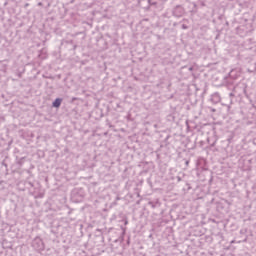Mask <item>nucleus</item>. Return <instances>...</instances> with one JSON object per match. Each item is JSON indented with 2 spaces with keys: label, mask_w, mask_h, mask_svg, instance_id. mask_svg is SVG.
Here are the masks:
<instances>
[{
  "label": "nucleus",
  "mask_w": 256,
  "mask_h": 256,
  "mask_svg": "<svg viewBox=\"0 0 256 256\" xmlns=\"http://www.w3.org/2000/svg\"><path fill=\"white\" fill-rule=\"evenodd\" d=\"M210 101L214 105H217V103H221V95L219 94V92H215L214 94H212Z\"/></svg>",
  "instance_id": "obj_3"
},
{
  "label": "nucleus",
  "mask_w": 256,
  "mask_h": 256,
  "mask_svg": "<svg viewBox=\"0 0 256 256\" xmlns=\"http://www.w3.org/2000/svg\"><path fill=\"white\" fill-rule=\"evenodd\" d=\"M42 5H43V3H42V2H39V3H38V6H39V7H41Z\"/></svg>",
  "instance_id": "obj_7"
},
{
  "label": "nucleus",
  "mask_w": 256,
  "mask_h": 256,
  "mask_svg": "<svg viewBox=\"0 0 256 256\" xmlns=\"http://www.w3.org/2000/svg\"><path fill=\"white\" fill-rule=\"evenodd\" d=\"M32 247L36 249V251H42L44 248L43 240H41V238H35L32 242Z\"/></svg>",
  "instance_id": "obj_1"
},
{
  "label": "nucleus",
  "mask_w": 256,
  "mask_h": 256,
  "mask_svg": "<svg viewBox=\"0 0 256 256\" xmlns=\"http://www.w3.org/2000/svg\"><path fill=\"white\" fill-rule=\"evenodd\" d=\"M229 97H235V94H234L233 92H231V93L229 94Z\"/></svg>",
  "instance_id": "obj_6"
},
{
  "label": "nucleus",
  "mask_w": 256,
  "mask_h": 256,
  "mask_svg": "<svg viewBox=\"0 0 256 256\" xmlns=\"http://www.w3.org/2000/svg\"><path fill=\"white\" fill-rule=\"evenodd\" d=\"M149 5H157V2H153V0H148Z\"/></svg>",
  "instance_id": "obj_5"
},
{
  "label": "nucleus",
  "mask_w": 256,
  "mask_h": 256,
  "mask_svg": "<svg viewBox=\"0 0 256 256\" xmlns=\"http://www.w3.org/2000/svg\"><path fill=\"white\" fill-rule=\"evenodd\" d=\"M186 165H189V161H186Z\"/></svg>",
  "instance_id": "obj_12"
},
{
  "label": "nucleus",
  "mask_w": 256,
  "mask_h": 256,
  "mask_svg": "<svg viewBox=\"0 0 256 256\" xmlns=\"http://www.w3.org/2000/svg\"><path fill=\"white\" fill-rule=\"evenodd\" d=\"M25 7H29V4H25Z\"/></svg>",
  "instance_id": "obj_11"
},
{
  "label": "nucleus",
  "mask_w": 256,
  "mask_h": 256,
  "mask_svg": "<svg viewBox=\"0 0 256 256\" xmlns=\"http://www.w3.org/2000/svg\"><path fill=\"white\" fill-rule=\"evenodd\" d=\"M254 70L248 69V73H253Z\"/></svg>",
  "instance_id": "obj_8"
},
{
  "label": "nucleus",
  "mask_w": 256,
  "mask_h": 256,
  "mask_svg": "<svg viewBox=\"0 0 256 256\" xmlns=\"http://www.w3.org/2000/svg\"><path fill=\"white\" fill-rule=\"evenodd\" d=\"M212 111L215 113V108H213Z\"/></svg>",
  "instance_id": "obj_13"
},
{
  "label": "nucleus",
  "mask_w": 256,
  "mask_h": 256,
  "mask_svg": "<svg viewBox=\"0 0 256 256\" xmlns=\"http://www.w3.org/2000/svg\"><path fill=\"white\" fill-rule=\"evenodd\" d=\"M63 102V99L61 98H56L55 101L53 102V107H61V103Z\"/></svg>",
  "instance_id": "obj_4"
},
{
  "label": "nucleus",
  "mask_w": 256,
  "mask_h": 256,
  "mask_svg": "<svg viewBox=\"0 0 256 256\" xmlns=\"http://www.w3.org/2000/svg\"><path fill=\"white\" fill-rule=\"evenodd\" d=\"M184 14L185 9H183L181 5L176 6L173 10L174 17H183Z\"/></svg>",
  "instance_id": "obj_2"
},
{
  "label": "nucleus",
  "mask_w": 256,
  "mask_h": 256,
  "mask_svg": "<svg viewBox=\"0 0 256 256\" xmlns=\"http://www.w3.org/2000/svg\"><path fill=\"white\" fill-rule=\"evenodd\" d=\"M182 27H183V29H187V26H186V25H183Z\"/></svg>",
  "instance_id": "obj_9"
},
{
  "label": "nucleus",
  "mask_w": 256,
  "mask_h": 256,
  "mask_svg": "<svg viewBox=\"0 0 256 256\" xmlns=\"http://www.w3.org/2000/svg\"><path fill=\"white\" fill-rule=\"evenodd\" d=\"M192 70H193V67H190V68H189V71H192Z\"/></svg>",
  "instance_id": "obj_10"
}]
</instances>
